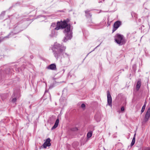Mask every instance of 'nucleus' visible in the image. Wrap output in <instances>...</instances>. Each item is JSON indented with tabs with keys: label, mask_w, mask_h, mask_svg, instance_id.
Wrapping results in <instances>:
<instances>
[{
	"label": "nucleus",
	"mask_w": 150,
	"mask_h": 150,
	"mask_svg": "<svg viewBox=\"0 0 150 150\" xmlns=\"http://www.w3.org/2000/svg\"><path fill=\"white\" fill-rule=\"evenodd\" d=\"M65 49V48L60 44L55 45L54 46V49L53 50L55 56L58 57L61 54H63Z\"/></svg>",
	"instance_id": "nucleus-1"
},
{
	"label": "nucleus",
	"mask_w": 150,
	"mask_h": 150,
	"mask_svg": "<svg viewBox=\"0 0 150 150\" xmlns=\"http://www.w3.org/2000/svg\"><path fill=\"white\" fill-rule=\"evenodd\" d=\"M115 42L119 45H122L125 44L126 42V40L124 38L123 36L119 34H117L115 36Z\"/></svg>",
	"instance_id": "nucleus-2"
},
{
	"label": "nucleus",
	"mask_w": 150,
	"mask_h": 150,
	"mask_svg": "<svg viewBox=\"0 0 150 150\" xmlns=\"http://www.w3.org/2000/svg\"><path fill=\"white\" fill-rule=\"evenodd\" d=\"M67 25L65 21L61 22H58L57 23L56 27L54 28V29L56 30H58L61 28H65L67 26Z\"/></svg>",
	"instance_id": "nucleus-3"
},
{
	"label": "nucleus",
	"mask_w": 150,
	"mask_h": 150,
	"mask_svg": "<svg viewBox=\"0 0 150 150\" xmlns=\"http://www.w3.org/2000/svg\"><path fill=\"white\" fill-rule=\"evenodd\" d=\"M150 117V107L147 110V111L145 114L143 122H146L148 121Z\"/></svg>",
	"instance_id": "nucleus-4"
},
{
	"label": "nucleus",
	"mask_w": 150,
	"mask_h": 150,
	"mask_svg": "<svg viewBox=\"0 0 150 150\" xmlns=\"http://www.w3.org/2000/svg\"><path fill=\"white\" fill-rule=\"evenodd\" d=\"M107 101L108 105L110 106H112V98L111 95L109 91H108L107 92Z\"/></svg>",
	"instance_id": "nucleus-5"
},
{
	"label": "nucleus",
	"mask_w": 150,
	"mask_h": 150,
	"mask_svg": "<svg viewBox=\"0 0 150 150\" xmlns=\"http://www.w3.org/2000/svg\"><path fill=\"white\" fill-rule=\"evenodd\" d=\"M121 25V22L120 21H117L115 22L114 24V28L112 30V33H113L119 26Z\"/></svg>",
	"instance_id": "nucleus-6"
},
{
	"label": "nucleus",
	"mask_w": 150,
	"mask_h": 150,
	"mask_svg": "<svg viewBox=\"0 0 150 150\" xmlns=\"http://www.w3.org/2000/svg\"><path fill=\"white\" fill-rule=\"evenodd\" d=\"M50 138H47L45 142L43 144V146L44 148H46L47 146H50L51 145L50 143Z\"/></svg>",
	"instance_id": "nucleus-7"
},
{
	"label": "nucleus",
	"mask_w": 150,
	"mask_h": 150,
	"mask_svg": "<svg viewBox=\"0 0 150 150\" xmlns=\"http://www.w3.org/2000/svg\"><path fill=\"white\" fill-rule=\"evenodd\" d=\"M48 69H50L52 70H56V67L54 64H52L47 67Z\"/></svg>",
	"instance_id": "nucleus-8"
},
{
	"label": "nucleus",
	"mask_w": 150,
	"mask_h": 150,
	"mask_svg": "<svg viewBox=\"0 0 150 150\" xmlns=\"http://www.w3.org/2000/svg\"><path fill=\"white\" fill-rule=\"evenodd\" d=\"M141 82L140 80L138 81L137 85H136V89L137 91L139 90L141 86Z\"/></svg>",
	"instance_id": "nucleus-9"
},
{
	"label": "nucleus",
	"mask_w": 150,
	"mask_h": 150,
	"mask_svg": "<svg viewBox=\"0 0 150 150\" xmlns=\"http://www.w3.org/2000/svg\"><path fill=\"white\" fill-rule=\"evenodd\" d=\"M136 134V133H135L134 134V137L132 139V142L131 144V146H132L135 143Z\"/></svg>",
	"instance_id": "nucleus-10"
},
{
	"label": "nucleus",
	"mask_w": 150,
	"mask_h": 150,
	"mask_svg": "<svg viewBox=\"0 0 150 150\" xmlns=\"http://www.w3.org/2000/svg\"><path fill=\"white\" fill-rule=\"evenodd\" d=\"M146 103L145 102L144 105L143 106V107H142V109L141 110V112H142L141 114L144 111L145 107H146Z\"/></svg>",
	"instance_id": "nucleus-11"
},
{
	"label": "nucleus",
	"mask_w": 150,
	"mask_h": 150,
	"mask_svg": "<svg viewBox=\"0 0 150 150\" xmlns=\"http://www.w3.org/2000/svg\"><path fill=\"white\" fill-rule=\"evenodd\" d=\"M92 135V133L91 132H88L87 134V137L88 138H90Z\"/></svg>",
	"instance_id": "nucleus-12"
},
{
	"label": "nucleus",
	"mask_w": 150,
	"mask_h": 150,
	"mask_svg": "<svg viewBox=\"0 0 150 150\" xmlns=\"http://www.w3.org/2000/svg\"><path fill=\"white\" fill-rule=\"evenodd\" d=\"M67 27L65 29V30L67 32H69L70 30V25H69V26L67 25Z\"/></svg>",
	"instance_id": "nucleus-13"
},
{
	"label": "nucleus",
	"mask_w": 150,
	"mask_h": 150,
	"mask_svg": "<svg viewBox=\"0 0 150 150\" xmlns=\"http://www.w3.org/2000/svg\"><path fill=\"white\" fill-rule=\"evenodd\" d=\"M58 126V125L54 124V126L52 127V129H53L56 128Z\"/></svg>",
	"instance_id": "nucleus-14"
},
{
	"label": "nucleus",
	"mask_w": 150,
	"mask_h": 150,
	"mask_svg": "<svg viewBox=\"0 0 150 150\" xmlns=\"http://www.w3.org/2000/svg\"><path fill=\"white\" fill-rule=\"evenodd\" d=\"M81 107L84 109L85 107V105L83 103L81 105Z\"/></svg>",
	"instance_id": "nucleus-15"
},
{
	"label": "nucleus",
	"mask_w": 150,
	"mask_h": 150,
	"mask_svg": "<svg viewBox=\"0 0 150 150\" xmlns=\"http://www.w3.org/2000/svg\"><path fill=\"white\" fill-rule=\"evenodd\" d=\"M59 120L58 119H57L55 122V124L57 125H58V124H59Z\"/></svg>",
	"instance_id": "nucleus-16"
},
{
	"label": "nucleus",
	"mask_w": 150,
	"mask_h": 150,
	"mask_svg": "<svg viewBox=\"0 0 150 150\" xmlns=\"http://www.w3.org/2000/svg\"><path fill=\"white\" fill-rule=\"evenodd\" d=\"M16 98H13L12 99V101L13 102H16Z\"/></svg>",
	"instance_id": "nucleus-17"
},
{
	"label": "nucleus",
	"mask_w": 150,
	"mask_h": 150,
	"mask_svg": "<svg viewBox=\"0 0 150 150\" xmlns=\"http://www.w3.org/2000/svg\"><path fill=\"white\" fill-rule=\"evenodd\" d=\"M121 111H124L125 110V108H124V107H121Z\"/></svg>",
	"instance_id": "nucleus-18"
},
{
	"label": "nucleus",
	"mask_w": 150,
	"mask_h": 150,
	"mask_svg": "<svg viewBox=\"0 0 150 150\" xmlns=\"http://www.w3.org/2000/svg\"><path fill=\"white\" fill-rule=\"evenodd\" d=\"M144 150H150V148H148Z\"/></svg>",
	"instance_id": "nucleus-19"
}]
</instances>
